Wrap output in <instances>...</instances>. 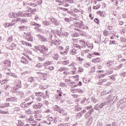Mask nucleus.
<instances>
[{
  "instance_id": "obj_1",
  "label": "nucleus",
  "mask_w": 126,
  "mask_h": 126,
  "mask_svg": "<svg viewBox=\"0 0 126 126\" xmlns=\"http://www.w3.org/2000/svg\"><path fill=\"white\" fill-rule=\"evenodd\" d=\"M34 51L36 52V53H40V54H47V52L49 51V48L46 46L45 45H39L38 46H34Z\"/></svg>"
},
{
  "instance_id": "obj_2",
  "label": "nucleus",
  "mask_w": 126,
  "mask_h": 126,
  "mask_svg": "<svg viewBox=\"0 0 126 126\" xmlns=\"http://www.w3.org/2000/svg\"><path fill=\"white\" fill-rule=\"evenodd\" d=\"M16 16H20V17H30L31 16V14H30V13H23L21 11L16 12Z\"/></svg>"
},
{
  "instance_id": "obj_3",
  "label": "nucleus",
  "mask_w": 126,
  "mask_h": 126,
  "mask_svg": "<svg viewBox=\"0 0 126 126\" xmlns=\"http://www.w3.org/2000/svg\"><path fill=\"white\" fill-rule=\"evenodd\" d=\"M35 96L37 97L36 100L37 102H40V101H42V98H44L45 97V94L42 92H36L35 93Z\"/></svg>"
},
{
  "instance_id": "obj_4",
  "label": "nucleus",
  "mask_w": 126,
  "mask_h": 126,
  "mask_svg": "<svg viewBox=\"0 0 126 126\" xmlns=\"http://www.w3.org/2000/svg\"><path fill=\"white\" fill-rule=\"evenodd\" d=\"M74 25L75 26L76 28L84 29V25H83V22L82 21L80 22L77 21L74 22Z\"/></svg>"
},
{
  "instance_id": "obj_5",
  "label": "nucleus",
  "mask_w": 126,
  "mask_h": 126,
  "mask_svg": "<svg viewBox=\"0 0 126 126\" xmlns=\"http://www.w3.org/2000/svg\"><path fill=\"white\" fill-rule=\"evenodd\" d=\"M108 99L109 101H111L113 103H115V102H117L119 100V97L117 95H114L113 94H110L108 97Z\"/></svg>"
},
{
  "instance_id": "obj_6",
  "label": "nucleus",
  "mask_w": 126,
  "mask_h": 126,
  "mask_svg": "<svg viewBox=\"0 0 126 126\" xmlns=\"http://www.w3.org/2000/svg\"><path fill=\"white\" fill-rule=\"evenodd\" d=\"M126 97L123 98V99H121L117 103V107L119 108L120 106H122V105H126Z\"/></svg>"
},
{
  "instance_id": "obj_7",
  "label": "nucleus",
  "mask_w": 126,
  "mask_h": 126,
  "mask_svg": "<svg viewBox=\"0 0 126 126\" xmlns=\"http://www.w3.org/2000/svg\"><path fill=\"white\" fill-rule=\"evenodd\" d=\"M48 19H50L51 22L53 23L55 26H59L60 25V23L58 20L55 19L54 17L49 18Z\"/></svg>"
},
{
  "instance_id": "obj_8",
  "label": "nucleus",
  "mask_w": 126,
  "mask_h": 126,
  "mask_svg": "<svg viewBox=\"0 0 126 126\" xmlns=\"http://www.w3.org/2000/svg\"><path fill=\"white\" fill-rule=\"evenodd\" d=\"M3 63L4 64V66L5 67L4 69H6V67H7V66L9 67L10 66L11 64V62L9 60H5L4 62H3Z\"/></svg>"
},
{
  "instance_id": "obj_9",
  "label": "nucleus",
  "mask_w": 126,
  "mask_h": 126,
  "mask_svg": "<svg viewBox=\"0 0 126 126\" xmlns=\"http://www.w3.org/2000/svg\"><path fill=\"white\" fill-rule=\"evenodd\" d=\"M26 39L30 42H33V37L31 36V32L28 33L26 35Z\"/></svg>"
},
{
  "instance_id": "obj_10",
  "label": "nucleus",
  "mask_w": 126,
  "mask_h": 126,
  "mask_svg": "<svg viewBox=\"0 0 126 126\" xmlns=\"http://www.w3.org/2000/svg\"><path fill=\"white\" fill-rule=\"evenodd\" d=\"M21 20H22L21 18L16 16V17H15L14 19L12 22H13V24H14V26H15L16 23L21 21Z\"/></svg>"
},
{
  "instance_id": "obj_11",
  "label": "nucleus",
  "mask_w": 126,
  "mask_h": 126,
  "mask_svg": "<svg viewBox=\"0 0 126 126\" xmlns=\"http://www.w3.org/2000/svg\"><path fill=\"white\" fill-rule=\"evenodd\" d=\"M37 36L41 40L42 42H48V38L44 37L43 35L41 34H38Z\"/></svg>"
},
{
  "instance_id": "obj_12",
  "label": "nucleus",
  "mask_w": 126,
  "mask_h": 126,
  "mask_svg": "<svg viewBox=\"0 0 126 126\" xmlns=\"http://www.w3.org/2000/svg\"><path fill=\"white\" fill-rule=\"evenodd\" d=\"M75 30H76L77 31L79 32V33H80V35H81V36H84V37H85V36H86V32H82L80 30H79L77 28H75Z\"/></svg>"
},
{
  "instance_id": "obj_13",
  "label": "nucleus",
  "mask_w": 126,
  "mask_h": 126,
  "mask_svg": "<svg viewBox=\"0 0 126 126\" xmlns=\"http://www.w3.org/2000/svg\"><path fill=\"white\" fill-rule=\"evenodd\" d=\"M36 79H37L36 77H30L28 78V81L29 82H32L34 83V82H36Z\"/></svg>"
},
{
  "instance_id": "obj_14",
  "label": "nucleus",
  "mask_w": 126,
  "mask_h": 126,
  "mask_svg": "<svg viewBox=\"0 0 126 126\" xmlns=\"http://www.w3.org/2000/svg\"><path fill=\"white\" fill-rule=\"evenodd\" d=\"M32 26H35V27H36V28H37L38 29V28H39V27H41V25L36 23V22H32L31 23Z\"/></svg>"
},
{
  "instance_id": "obj_15",
  "label": "nucleus",
  "mask_w": 126,
  "mask_h": 126,
  "mask_svg": "<svg viewBox=\"0 0 126 126\" xmlns=\"http://www.w3.org/2000/svg\"><path fill=\"white\" fill-rule=\"evenodd\" d=\"M15 49H16V43H12L11 45V46L9 47V50H15Z\"/></svg>"
},
{
  "instance_id": "obj_16",
  "label": "nucleus",
  "mask_w": 126,
  "mask_h": 126,
  "mask_svg": "<svg viewBox=\"0 0 126 126\" xmlns=\"http://www.w3.org/2000/svg\"><path fill=\"white\" fill-rule=\"evenodd\" d=\"M42 23L44 25V26H45L46 27H47V26H49V25H50L51 24V22L45 20V21H43Z\"/></svg>"
},
{
  "instance_id": "obj_17",
  "label": "nucleus",
  "mask_w": 126,
  "mask_h": 126,
  "mask_svg": "<svg viewBox=\"0 0 126 126\" xmlns=\"http://www.w3.org/2000/svg\"><path fill=\"white\" fill-rule=\"evenodd\" d=\"M21 63H28V61L24 57H23L21 60Z\"/></svg>"
},
{
  "instance_id": "obj_18",
  "label": "nucleus",
  "mask_w": 126,
  "mask_h": 126,
  "mask_svg": "<svg viewBox=\"0 0 126 126\" xmlns=\"http://www.w3.org/2000/svg\"><path fill=\"white\" fill-rule=\"evenodd\" d=\"M34 1H36V4H37V6L38 5H41L42 3H43V0H35Z\"/></svg>"
},
{
  "instance_id": "obj_19",
  "label": "nucleus",
  "mask_w": 126,
  "mask_h": 126,
  "mask_svg": "<svg viewBox=\"0 0 126 126\" xmlns=\"http://www.w3.org/2000/svg\"><path fill=\"white\" fill-rule=\"evenodd\" d=\"M15 15H16V14H15L14 12H11L8 14V16L10 18H14V17L15 18Z\"/></svg>"
},
{
  "instance_id": "obj_20",
  "label": "nucleus",
  "mask_w": 126,
  "mask_h": 126,
  "mask_svg": "<svg viewBox=\"0 0 126 126\" xmlns=\"http://www.w3.org/2000/svg\"><path fill=\"white\" fill-rule=\"evenodd\" d=\"M17 126H28V125L27 124L26 125H24V123L21 122V121H18V124L17 125Z\"/></svg>"
},
{
  "instance_id": "obj_21",
  "label": "nucleus",
  "mask_w": 126,
  "mask_h": 126,
  "mask_svg": "<svg viewBox=\"0 0 126 126\" xmlns=\"http://www.w3.org/2000/svg\"><path fill=\"white\" fill-rule=\"evenodd\" d=\"M54 42V44L56 46H58V45H60V44H61V40H60V39H55Z\"/></svg>"
},
{
  "instance_id": "obj_22",
  "label": "nucleus",
  "mask_w": 126,
  "mask_h": 126,
  "mask_svg": "<svg viewBox=\"0 0 126 126\" xmlns=\"http://www.w3.org/2000/svg\"><path fill=\"white\" fill-rule=\"evenodd\" d=\"M47 98H50V92H48V91H46V94L45 95H44V97H43V99H46Z\"/></svg>"
},
{
  "instance_id": "obj_23",
  "label": "nucleus",
  "mask_w": 126,
  "mask_h": 126,
  "mask_svg": "<svg viewBox=\"0 0 126 126\" xmlns=\"http://www.w3.org/2000/svg\"><path fill=\"white\" fill-rule=\"evenodd\" d=\"M9 26H14V24H13L12 21V22L11 23H6L5 24V27H9Z\"/></svg>"
},
{
  "instance_id": "obj_24",
  "label": "nucleus",
  "mask_w": 126,
  "mask_h": 126,
  "mask_svg": "<svg viewBox=\"0 0 126 126\" xmlns=\"http://www.w3.org/2000/svg\"><path fill=\"white\" fill-rule=\"evenodd\" d=\"M21 24H26V23H27V22H28V20H27V19H22L21 21Z\"/></svg>"
},
{
  "instance_id": "obj_25",
  "label": "nucleus",
  "mask_w": 126,
  "mask_h": 126,
  "mask_svg": "<svg viewBox=\"0 0 126 126\" xmlns=\"http://www.w3.org/2000/svg\"><path fill=\"white\" fill-rule=\"evenodd\" d=\"M19 29L20 30H21L22 31H23L24 30H26L27 29V26H22L19 27Z\"/></svg>"
},
{
  "instance_id": "obj_26",
  "label": "nucleus",
  "mask_w": 126,
  "mask_h": 126,
  "mask_svg": "<svg viewBox=\"0 0 126 126\" xmlns=\"http://www.w3.org/2000/svg\"><path fill=\"white\" fill-rule=\"evenodd\" d=\"M61 109V107H59L58 105H55V107H54V111H56V112H58L60 111Z\"/></svg>"
},
{
  "instance_id": "obj_27",
  "label": "nucleus",
  "mask_w": 126,
  "mask_h": 126,
  "mask_svg": "<svg viewBox=\"0 0 126 126\" xmlns=\"http://www.w3.org/2000/svg\"><path fill=\"white\" fill-rule=\"evenodd\" d=\"M40 75L43 77V80H47V74L44 73H40Z\"/></svg>"
},
{
  "instance_id": "obj_28",
  "label": "nucleus",
  "mask_w": 126,
  "mask_h": 126,
  "mask_svg": "<svg viewBox=\"0 0 126 126\" xmlns=\"http://www.w3.org/2000/svg\"><path fill=\"white\" fill-rule=\"evenodd\" d=\"M29 122H30L31 124H32L33 122H34V117L32 116H31L29 119Z\"/></svg>"
},
{
  "instance_id": "obj_29",
  "label": "nucleus",
  "mask_w": 126,
  "mask_h": 126,
  "mask_svg": "<svg viewBox=\"0 0 126 126\" xmlns=\"http://www.w3.org/2000/svg\"><path fill=\"white\" fill-rule=\"evenodd\" d=\"M7 81H8V80H7V79L0 80V84H1V85H2V84H4L6 83V82H7Z\"/></svg>"
},
{
  "instance_id": "obj_30",
  "label": "nucleus",
  "mask_w": 126,
  "mask_h": 126,
  "mask_svg": "<svg viewBox=\"0 0 126 126\" xmlns=\"http://www.w3.org/2000/svg\"><path fill=\"white\" fill-rule=\"evenodd\" d=\"M9 106V103H5L4 104H2L1 106H0V108H5L6 107H8Z\"/></svg>"
},
{
  "instance_id": "obj_31",
  "label": "nucleus",
  "mask_w": 126,
  "mask_h": 126,
  "mask_svg": "<svg viewBox=\"0 0 126 126\" xmlns=\"http://www.w3.org/2000/svg\"><path fill=\"white\" fill-rule=\"evenodd\" d=\"M16 86L18 87V88H21L22 86L21 85V82L20 81H18L17 82Z\"/></svg>"
},
{
  "instance_id": "obj_32",
  "label": "nucleus",
  "mask_w": 126,
  "mask_h": 126,
  "mask_svg": "<svg viewBox=\"0 0 126 126\" xmlns=\"http://www.w3.org/2000/svg\"><path fill=\"white\" fill-rule=\"evenodd\" d=\"M106 105V102L101 103L100 105H98L99 109H103V107Z\"/></svg>"
},
{
  "instance_id": "obj_33",
  "label": "nucleus",
  "mask_w": 126,
  "mask_h": 126,
  "mask_svg": "<svg viewBox=\"0 0 126 126\" xmlns=\"http://www.w3.org/2000/svg\"><path fill=\"white\" fill-rule=\"evenodd\" d=\"M69 63V60L65 61L62 62L63 65H66Z\"/></svg>"
},
{
  "instance_id": "obj_34",
  "label": "nucleus",
  "mask_w": 126,
  "mask_h": 126,
  "mask_svg": "<svg viewBox=\"0 0 126 126\" xmlns=\"http://www.w3.org/2000/svg\"><path fill=\"white\" fill-rule=\"evenodd\" d=\"M71 55H76V49H73L70 51Z\"/></svg>"
},
{
  "instance_id": "obj_35",
  "label": "nucleus",
  "mask_w": 126,
  "mask_h": 126,
  "mask_svg": "<svg viewBox=\"0 0 126 126\" xmlns=\"http://www.w3.org/2000/svg\"><path fill=\"white\" fill-rule=\"evenodd\" d=\"M59 58L60 57L59 56L58 54H55L53 56V59L56 61H59Z\"/></svg>"
},
{
  "instance_id": "obj_36",
  "label": "nucleus",
  "mask_w": 126,
  "mask_h": 126,
  "mask_svg": "<svg viewBox=\"0 0 126 126\" xmlns=\"http://www.w3.org/2000/svg\"><path fill=\"white\" fill-rule=\"evenodd\" d=\"M47 121L48 122H50L48 125H51V122H53L54 121V118H53L52 117H49L48 119H47Z\"/></svg>"
},
{
  "instance_id": "obj_37",
  "label": "nucleus",
  "mask_w": 126,
  "mask_h": 126,
  "mask_svg": "<svg viewBox=\"0 0 126 126\" xmlns=\"http://www.w3.org/2000/svg\"><path fill=\"white\" fill-rule=\"evenodd\" d=\"M66 69H67V68H65V67H61L58 70V71H64L65 70H66Z\"/></svg>"
},
{
  "instance_id": "obj_38",
  "label": "nucleus",
  "mask_w": 126,
  "mask_h": 126,
  "mask_svg": "<svg viewBox=\"0 0 126 126\" xmlns=\"http://www.w3.org/2000/svg\"><path fill=\"white\" fill-rule=\"evenodd\" d=\"M51 64V62L47 61L45 63H44V68H45V66H47V65H50Z\"/></svg>"
},
{
  "instance_id": "obj_39",
  "label": "nucleus",
  "mask_w": 126,
  "mask_h": 126,
  "mask_svg": "<svg viewBox=\"0 0 126 126\" xmlns=\"http://www.w3.org/2000/svg\"><path fill=\"white\" fill-rule=\"evenodd\" d=\"M29 5L32 7H36V6H37V4L35 3H29Z\"/></svg>"
},
{
  "instance_id": "obj_40",
  "label": "nucleus",
  "mask_w": 126,
  "mask_h": 126,
  "mask_svg": "<svg viewBox=\"0 0 126 126\" xmlns=\"http://www.w3.org/2000/svg\"><path fill=\"white\" fill-rule=\"evenodd\" d=\"M117 45L116 40H110L109 45Z\"/></svg>"
},
{
  "instance_id": "obj_41",
  "label": "nucleus",
  "mask_w": 126,
  "mask_h": 126,
  "mask_svg": "<svg viewBox=\"0 0 126 126\" xmlns=\"http://www.w3.org/2000/svg\"><path fill=\"white\" fill-rule=\"evenodd\" d=\"M36 67H38V68H40V67H42L43 68H45V66L41 65V63H38L36 65Z\"/></svg>"
},
{
  "instance_id": "obj_42",
  "label": "nucleus",
  "mask_w": 126,
  "mask_h": 126,
  "mask_svg": "<svg viewBox=\"0 0 126 126\" xmlns=\"http://www.w3.org/2000/svg\"><path fill=\"white\" fill-rule=\"evenodd\" d=\"M93 55H94L95 56H100V53H99L98 52H94L93 54H90L91 57H92V56H93Z\"/></svg>"
},
{
  "instance_id": "obj_43",
  "label": "nucleus",
  "mask_w": 126,
  "mask_h": 126,
  "mask_svg": "<svg viewBox=\"0 0 126 126\" xmlns=\"http://www.w3.org/2000/svg\"><path fill=\"white\" fill-rule=\"evenodd\" d=\"M86 46H87V47L88 48H91V50H92V49H93V44H88L87 43H86Z\"/></svg>"
},
{
  "instance_id": "obj_44",
  "label": "nucleus",
  "mask_w": 126,
  "mask_h": 126,
  "mask_svg": "<svg viewBox=\"0 0 126 126\" xmlns=\"http://www.w3.org/2000/svg\"><path fill=\"white\" fill-rule=\"evenodd\" d=\"M18 87H17V86H16V87H14L13 88V92H14L15 93L16 92H17V90H18Z\"/></svg>"
},
{
  "instance_id": "obj_45",
  "label": "nucleus",
  "mask_w": 126,
  "mask_h": 126,
  "mask_svg": "<svg viewBox=\"0 0 126 126\" xmlns=\"http://www.w3.org/2000/svg\"><path fill=\"white\" fill-rule=\"evenodd\" d=\"M74 48L76 50V49H79V50H81L82 47L80 45L76 44L75 45Z\"/></svg>"
},
{
  "instance_id": "obj_46",
  "label": "nucleus",
  "mask_w": 126,
  "mask_h": 126,
  "mask_svg": "<svg viewBox=\"0 0 126 126\" xmlns=\"http://www.w3.org/2000/svg\"><path fill=\"white\" fill-rule=\"evenodd\" d=\"M70 124L69 123H63L62 124H60L59 126H69Z\"/></svg>"
},
{
  "instance_id": "obj_47",
  "label": "nucleus",
  "mask_w": 126,
  "mask_h": 126,
  "mask_svg": "<svg viewBox=\"0 0 126 126\" xmlns=\"http://www.w3.org/2000/svg\"><path fill=\"white\" fill-rule=\"evenodd\" d=\"M114 63H115L114 61H108L107 64H108V65H113V64H114Z\"/></svg>"
},
{
  "instance_id": "obj_48",
  "label": "nucleus",
  "mask_w": 126,
  "mask_h": 126,
  "mask_svg": "<svg viewBox=\"0 0 126 126\" xmlns=\"http://www.w3.org/2000/svg\"><path fill=\"white\" fill-rule=\"evenodd\" d=\"M94 21L97 24V25H99L100 24V22L99 21V19L98 18H95L94 19Z\"/></svg>"
},
{
  "instance_id": "obj_49",
  "label": "nucleus",
  "mask_w": 126,
  "mask_h": 126,
  "mask_svg": "<svg viewBox=\"0 0 126 126\" xmlns=\"http://www.w3.org/2000/svg\"><path fill=\"white\" fill-rule=\"evenodd\" d=\"M78 61H79V63H82V61H84V59L80 58V57H78Z\"/></svg>"
},
{
  "instance_id": "obj_50",
  "label": "nucleus",
  "mask_w": 126,
  "mask_h": 126,
  "mask_svg": "<svg viewBox=\"0 0 126 126\" xmlns=\"http://www.w3.org/2000/svg\"><path fill=\"white\" fill-rule=\"evenodd\" d=\"M92 63H100V60L98 61V60H97V59H94L92 60Z\"/></svg>"
},
{
  "instance_id": "obj_51",
  "label": "nucleus",
  "mask_w": 126,
  "mask_h": 126,
  "mask_svg": "<svg viewBox=\"0 0 126 126\" xmlns=\"http://www.w3.org/2000/svg\"><path fill=\"white\" fill-rule=\"evenodd\" d=\"M12 40H13L12 36H10L8 39V43H11V42H12Z\"/></svg>"
},
{
  "instance_id": "obj_52",
  "label": "nucleus",
  "mask_w": 126,
  "mask_h": 126,
  "mask_svg": "<svg viewBox=\"0 0 126 126\" xmlns=\"http://www.w3.org/2000/svg\"><path fill=\"white\" fill-rule=\"evenodd\" d=\"M103 35L105 37H107V36H108V35H109V33L107 31H103Z\"/></svg>"
},
{
  "instance_id": "obj_53",
  "label": "nucleus",
  "mask_w": 126,
  "mask_h": 126,
  "mask_svg": "<svg viewBox=\"0 0 126 126\" xmlns=\"http://www.w3.org/2000/svg\"><path fill=\"white\" fill-rule=\"evenodd\" d=\"M44 32L46 34H48V35H50V34H51V32H50V31H49V30L48 29H45L44 30Z\"/></svg>"
},
{
  "instance_id": "obj_54",
  "label": "nucleus",
  "mask_w": 126,
  "mask_h": 126,
  "mask_svg": "<svg viewBox=\"0 0 126 126\" xmlns=\"http://www.w3.org/2000/svg\"><path fill=\"white\" fill-rule=\"evenodd\" d=\"M77 91L78 93H81L82 94L83 92H84V91L83 90H81L80 89H77Z\"/></svg>"
},
{
  "instance_id": "obj_55",
  "label": "nucleus",
  "mask_w": 126,
  "mask_h": 126,
  "mask_svg": "<svg viewBox=\"0 0 126 126\" xmlns=\"http://www.w3.org/2000/svg\"><path fill=\"white\" fill-rule=\"evenodd\" d=\"M120 40L122 43H126V38L125 37H121Z\"/></svg>"
},
{
  "instance_id": "obj_56",
  "label": "nucleus",
  "mask_w": 126,
  "mask_h": 126,
  "mask_svg": "<svg viewBox=\"0 0 126 126\" xmlns=\"http://www.w3.org/2000/svg\"><path fill=\"white\" fill-rule=\"evenodd\" d=\"M94 110H96V111H99L100 109H99V104H96L95 106H94Z\"/></svg>"
},
{
  "instance_id": "obj_57",
  "label": "nucleus",
  "mask_w": 126,
  "mask_h": 126,
  "mask_svg": "<svg viewBox=\"0 0 126 126\" xmlns=\"http://www.w3.org/2000/svg\"><path fill=\"white\" fill-rule=\"evenodd\" d=\"M60 54H61V55H67V51L66 50H65V51H61L60 52Z\"/></svg>"
},
{
  "instance_id": "obj_58",
  "label": "nucleus",
  "mask_w": 126,
  "mask_h": 126,
  "mask_svg": "<svg viewBox=\"0 0 126 126\" xmlns=\"http://www.w3.org/2000/svg\"><path fill=\"white\" fill-rule=\"evenodd\" d=\"M20 107H21L22 108H26V103L25 102H23V103H21L20 104Z\"/></svg>"
},
{
  "instance_id": "obj_59",
  "label": "nucleus",
  "mask_w": 126,
  "mask_h": 126,
  "mask_svg": "<svg viewBox=\"0 0 126 126\" xmlns=\"http://www.w3.org/2000/svg\"><path fill=\"white\" fill-rule=\"evenodd\" d=\"M110 80H113V81H115V80H116V78H115L114 75H113L110 76Z\"/></svg>"
},
{
  "instance_id": "obj_60",
  "label": "nucleus",
  "mask_w": 126,
  "mask_h": 126,
  "mask_svg": "<svg viewBox=\"0 0 126 126\" xmlns=\"http://www.w3.org/2000/svg\"><path fill=\"white\" fill-rule=\"evenodd\" d=\"M66 1L68 3H73V2H74V0H66Z\"/></svg>"
},
{
  "instance_id": "obj_61",
  "label": "nucleus",
  "mask_w": 126,
  "mask_h": 126,
  "mask_svg": "<svg viewBox=\"0 0 126 126\" xmlns=\"http://www.w3.org/2000/svg\"><path fill=\"white\" fill-rule=\"evenodd\" d=\"M62 35L63 36H64L65 37H67V36H68V33H67L66 32H63L62 33Z\"/></svg>"
},
{
  "instance_id": "obj_62",
  "label": "nucleus",
  "mask_w": 126,
  "mask_h": 126,
  "mask_svg": "<svg viewBox=\"0 0 126 126\" xmlns=\"http://www.w3.org/2000/svg\"><path fill=\"white\" fill-rule=\"evenodd\" d=\"M15 93L17 94V95L20 96V95H22L23 94V92H17Z\"/></svg>"
},
{
  "instance_id": "obj_63",
  "label": "nucleus",
  "mask_w": 126,
  "mask_h": 126,
  "mask_svg": "<svg viewBox=\"0 0 126 126\" xmlns=\"http://www.w3.org/2000/svg\"><path fill=\"white\" fill-rule=\"evenodd\" d=\"M20 43L21 44H22V45H25V46H27V42L24 41H21Z\"/></svg>"
},
{
  "instance_id": "obj_64",
  "label": "nucleus",
  "mask_w": 126,
  "mask_h": 126,
  "mask_svg": "<svg viewBox=\"0 0 126 126\" xmlns=\"http://www.w3.org/2000/svg\"><path fill=\"white\" fill-rule=\"evenodd\" d=\"M32 104V102H29L28 103H26V108H28Z\"/></svg>"
}]
</instances>
